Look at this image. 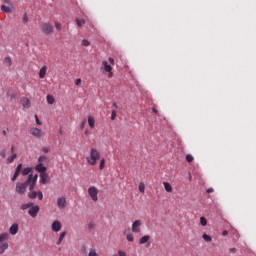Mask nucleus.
<instances>
[{
  "mask_svg": "<svg viewBox=\"0 0 256 256\" xmlns=\"http://www.w3.org/2000/svg\"><path fill=\"white\" fill-rule=\"evenodd\" d=\"M38 176L30 174L28 176V179L25 183H17L16 184V192L19 195H25V192L27 191V186L29 187V191H33L35 189V183H37Z\"/></svg>",
  "mask_w": 256,
  "mask_h": 256,
  "instance_id": "1",
  "label": "nucleus"
},
{
  "mask_svg": "<svg viewBox=\"0 0 256 256\" xmlns=\"http://www.w3.org/2000/svg\"><path fill=\"white\" fill-rule=\"evenodd\" d=\"M99 159H101V153L99 152V150H97V148H91L90 156L86 158L87 163L92 166L97 165V161H99Z\"/></svg>",
  "mask_w": 256,
  "mask_h": 256,
  "instance_id": "2",
  "label": "nucleus"
},
{
  "mask_svg": "<svg viewBox=\"0 0 256 256\" xmlns=\"http://www.w3.org/2000/svg\"><path fill=\"white\" fill-rule=\"evenodd\" d=\"M100 71H102L104 74H107L108 79H113V66L109 65L107 60L102 61Z\"/></svg>",
  "mask_w": 256,
  "mask_h": 256,
  "instance_id": "3",
  "label": "nucleus"
},
{
  "mask_svg": "<svg viewBox=\"0 0 256 256\" xmlns=\"http://www.w3.org/2000/svg\"><path fill=\"white\" fill-rule=\"evenodd\" d=\"M88 195L92 199V201H94L95 203L99 201V198H98L99 189H97V187L91 186L90 188H88Z\"/></svg>",
  "mask_w": 256,
  "mask_h": 256,
  "instance_id": "4",
  "label": "nucleus"
},
{
  "mask_svg": "<svg viewBox=\"0 0 256 256\" xmlns=\"http://www.w3.org/2000/svg\"><path fill=\"white\" fill-rule=\"evenodd\" d=\"M4 3L1 6V11H3V13H13V3L11 2V0H4Z\"/></svg>",
  "mask_w": 256,
  "mask_h": 256,
  "instance_id": "5",
  "label": "nucleus"
},
{
  "mask_svg": "<svg viewBox=\"0 0 256 256\" xmlns=\"http://www.w3.org/2000/svg\"><path fill=\"white\" fill-rule=\"evenodd\" d=\"M28 197L29 199H39V201H43V192L41 191H33V190H30V192L28 193Z\"/></svg>",
  "mask_w": 256,
  "mask_h": 256,
  "instance_id": "6",
  "label": "nucleus"
},
{
  "mask_svg": "<svg viewBox=\"0 0 256 256\" xmlns=\"http://www.w3.org/2000/svg\"><path fill=\"white\" fill-rule=\"evenodd\" d=\"M55 28H53V25L49 24V23H44L42 25V32L45 35H51V33H53Z\"/></svg>",
  "mask_w": 256,
  "mask_h": 256,
  "instance_id": "7",
  "label": "nucleus"
},
{
  "mask_svg": "<svg viewBox=\"0 0 256 256\" xmlns=\"http://www.w3.org/2000/svg\"><path fill=\"white\" fill-rule=\"evenodd\" d=\"M40 208L39 206L33 204L30 208H29V215L30 217H32L33 219H35V217H37V215L39 214Z\"/></svg>",
  "mask_w": 256,
  "mask_h": 256,
  "instance_id": "8",
  "label": "nucleus"
},
{
  "mask_svg": "<svg viewBox=\"0 0 256 256\" xmlns=\"http://www.w3.org/2000/svg\"><path fill=\"white\" fill-rule=\"evenodd\" d=\"M142 225H143V223L141 222V220H135L132 223V233H141Z\"/></svg>",
  "mask_w": 256,
  "mask_h": 256,
  "instance_id": "9",
  "label": "nucleus"
},
{
  "mask_svg": "<svg viewBox=\"0 0 256 256\" xmlns=\"http://www.w3.org/2000/svg\"><path fill=\"white\" fill-rule=\"evenodd\" d=\"M30 133L33 137H36V139H41V137H43V131L37 127L31 128Z\"/></svg>",
  "mask_w": 256,
  "mask_h": 256,
  "instance_id": "10",
  "label": "nucleus"
},
{
  "mask_svg": "<svg viewBox=\"0 0 256 256\" xmlns=\"http://www.w3.org/2000/svg\"><path fill=\"white\" fill-rule=\"evenodd\" d=\"M123 235H125L128 243H133V241H135V236L133 235V233H131L130 230H124Z\"/></svg>",
  "mask_w": 256,
  "mask_h": 256,
  "instance_id": "11",
  "label": "nucleus"
},
{
  "mask_svg": "<svg viewBox=\"0 0 256 256\" xmlns=\"http://www.w3.org/2000/svg\"><path fill=\"white\" fill-rule=\"evenodd\" d=\"M57 206L59 209H65V207H67V199H65V197H59L57 199Z\"/></svg>",
  "mask_w": 256,
  "mask_h": 256,
  "instance_id": "12",
  "label": "nucleus"
},
{
  "mask_svg": "<svg viewBox=\"0 0 256 256\" xmlns=\"http://www.w3.org/2000/svg\"><path fill=\"white\" fill-rule=\"evenodd\" d=\"M61 228H62V225L58 220L52 223L51 229L52 231H54V233H59V231H61Z\"/></svg>",
  "mask_w": 256,
  "mask_h": 256,
  "instance_id": "13",
  "label": "nucleus"
},
{
  "mask_svg": "<svg viewBox=\"0 0 256 256\" xmlns=\"http://www.w3.org/2000/svg\"><path fill=\"white\" fill-rule=\"evenodd\" d=\"M21 169H23V164H18L15 170V173L12 177V181H17V177H19L21 173Z\"/></svg>",
  "mask_w": 256,
  "mask_h": 256,
  "instance_id": "14",
  "label": "nucleus"
},
{
  "mask_svg": "<svg viewBox=\"0 0 256 256\" xmlns=\"http://www.w3.org/2000/svg\"><path fill=\"white\" fill-rule=\"evenodd\" d=\"M48 181H49V174H47V172H43L42 174H40V183H42V185H47Z\"/></svg>",
  "mask_w": 256,
  "mask_h": 256,
  "instance_id": "15",
  "label": "nucleus"
},
{
  "mask_svg": "<svg viewBox=\"0 0 256 256\" xmlns=\"http://www.w3.org/2000/svg\"><path fill=\"white\" fill-rule=\"evenodd\" d=\"M21 103L24 109H29L31 107V100L27 97H23L21 99Z\"/></svg>",
  "mask_w": 256,
  "mask_h": 256,
  "instance_id": "16",
  "label": "nucleus"
},
{
  "mask_svg": "<svg viewBox=\"0 0 256 256\" xmlns=\"http://www.w3.org/2000/svg\"><path fill=\"white\" fill-rule=\"evenodd\" d=\"M10 235H17L19 233V224L14 223L9 229Z\"/></svg>",
  "mask_w": 256,
  "mask_h": 256,
  "instance_id": "17",
  "label": "nucleus"
},
{
  "mask_svg": "<svg viewBox=\"0 0 256 256\" xmlns=\"http://www.w3.org/2000/svg\"><path fill=\"white\" fill-rule=\"evenodd\" d=\"M7 249H9V243L0 242V255H3Z\"/></svg>",
  "mask_w": 256,
  "mask_h": 256,
  "instance_id": "18",
  "label": "nucleus"
},
{
  "mask_svg": "<svg viewBox=\"0 0 256 256\" xmlns=\"http://www.w3.org/2000/svg\"><path fill=\"white\" fill-rule=\"evenodd\" d=\"M35 171H37L40 174L46 173L47 172V167L43 166V164H38V165L35 166Z\"/></svg>",
  "mask_w": 256,
  "mask_h": 256,
  "instance_id": "19",
  "label": "nucleus"
},
{
  "mask_svg": "<svg viewBox=\"0 0 256 256\" xmlns=\"http://www.w3.org/2000/svg\"><path fill=\"white\" fill-rule=\"evenodd\" d=\"M9 241V233H1L0 234V243H7Z\"/></svg>",
  "mask_w": 256,
  "mask_h": 256,
  "instance_id": "20",
  "label": "nucleus"
},
{
  "mask_svg": "<svg viewBox=\"0 0 256 256\" xmlns=\"http://www.w3.org/2000/svg\"><path fill=\"white\" fill-rule=\"evenodd\" d=\"M3 64L4 67H11V65H13V60L11 59L10 56H7L4 58Z\"/></svg>",
  "mask_w": 256,
  "mask_h": 256,
  "instance_id": "21",
  "label": "nucleus"
},
{
  "mask_svg": "<svg viewBox=\"0 0 256 256\" xmlns=\"http://www.w3.org/2000/svg\"><path fill=\"white\" fill-rule=\"evenodd\" d=\"M163 185L167 193H173V186L169 182H163Z\"/></svg>",
  "mask_w": 256,
  "mask_h": 256,
  "instance_id": "22",
  "label": "nucleus"
},
{
  "mask_svg": "<svg viewBox=\"0 0 256 256\" xmlns=\"http://www.w3.org/2000/svg\"><path fill=\"white\" fill-rule=\"evenodd\" d=\"M45 75H47V66H43L39 71L40 79H45Z\"/></svg>",
  "mask_w": 256,
  "mask_h": 256,
  "instance_id": "23",
  "label": "nucleus"
},
{
  "mask_svg": "<svg viewBox=\"0 0 256 256\" xmlns=\"http://www.w3.org/2000/svg\"><path fill=\"white\" fill-rule=\"evenodd\" d=\"M65 237H67V231H64L60 234L58 241H57V245H61V243H63V240L65 239Z\"/></svg>",
  "mask_w": 256,
  "mask_h": 256,
  "instance_id": "24",
  "label": "nucleus"
},
{
  "mask_svg": "<svg viewBox=\"0 0 256 256\" xmlns=\"http://www.w3.org/2000/svg\"><path fill=\"white\" fill-rule=\"evenodd\" d=\"M149 239H151V236L145 235L142 238H140L139 244L140 245H145V243H147L149 241Z\"/></svg>",
  "mask_w": 256,
  "mask_h": 256,
  "instance_id": "25",
  "label": "nucleus"
},
{
  "mask_svg": "<svg viewBox=\"0 0 256 256\" xmlns=\"http://www.w3.org/2000/svg\"><path fill=\"white\" fill-rule=\"evenodd\" d=\"M88 125L91 129L95 127V118H93V116H88Z\"/></svg>",
  "mask_w": 256,
  "mask_h": 256,
  "instance_id": "26",
  "label": "nucleus"
},
{
  "mask_svg": "<svg viewBox=\"0 0 256 256\" xmlns=\"http://www.w3.org/2000/svg\"><path fill=\"white\" fill-rule=\"evenodd\" d=\"M46 101L48 105H53L55 103V97H53V95H47Z\"/></svg>",
  "mask_w": 256,
  "mask_h": 256,
  "instance_id": "27",
  "label": "nucleus"
},
{
  "mask_svg": "<svg viewBox=\"0 0 256 256\" xmlns=\"http://www.w3.org/2000/svg\"><path fill=\"white\" fill-rule=\"evenodd\" d=\"M30 207H33V203H26V204H22L21 206H20V209L22 210V211H27V209H30Z\"/></svg>",
  "mask_w": 256,
  "mask_h": 256,
  "instance_id": "28",
  "label": "nucleus"
},
{
  "mask_svg": "<svg viewBox=\"0 0 256 256\" xmlns=\"http://www.w3.org/2000/svg\"><path fill=\"white\" fill-rule=\"evenodd\" d=\"M31 171H33L32 168H29V167L24 168V169L22 170V172H21V175H23V176L25 177L26 175H29V173H31Z\"/></svg>",
  "mask_w": 256,
  "mask_h": 256,
  "instance_id": "29",
  "label": "nucleus"
},
{
  "mask_svg": "<svg viewBox=\"0 0 256 256\" xmlns=\"http://www.w3.org/2000/svg\"><path fill=\"white\" fill-rule=\"evenodd\" d=\"M44 163H47V156H40L38 158V164L43 165Z\"/></svg>",
  "mask_w": 256,
  "mask_h": 256,
  "instance_id": "30",
  "label": "nucleus"
},
{
  "mask_svg": "<svg viewBox=\"0 0 256 256\" xmlns=\"http://www.w3.org/2000/svg\"><path fill=\"white\" fill-rule=\"evenodd\" d=\"M202 238L206 241V243H211V241H213V238H211V236L208 234H203Z\"/></svg>",
  "mask_w": 256,
  "mask_h": 256,
  "instance_id": "31",
  "label": "nucleus"
},
{
  "mask_svg": "<svg viewBox=\"0 0 256 256\" xmlns=\"http://www.w3.org/2000/svg\"><path fill=\"white\" fill-rule=\"evenodd\" d=\"M17 159V153H14L12 156L8 157L7 163H13Z\"/></svg>",
  "mask_w": 256,
  "mask_h": 256,
  "instance_id": "32",
  "label": "nucleus"
},
{
  "mask_svg": "<svg viewBox=\"0 0 256 256\" xmlns=\"http://www.w3.org/2000/svg\"><path fill=\"white\" fill-rule=\"evenodd\" d=\"M200 225H202V227H206L207 226V218L205 217H200Z\"/></svg>",
  "mask_w": 256,
  "mask_h": 256,
  "instance_id": "33",
  "label": "nucleus"
},
{
  "mask_svg": "<svg viewBox=\"0 0 256 256\" xmlns=\"http://www.w3.org/2000/svg\"><path fill=\"white\" fill-rule=\"evenodd\" d=\"M194 159L195 158L193 157V155H191V154L186 155V161L188 163H193Z\"/></svg>",
  "mask_w": 256,
  "mask_h": 256,
  "instance_id": "34",
  "label": "nucleus"
},
{
  "mask_svg": "<svg viewBox=\"0 0 256 256\" xmlns=\"http://www.w3.org/2000/svg\"><path fill=\"white\" fill-rule=\"evenodd\" d=\"M140 193H145V184L141 182L138 186Z\"/></svg>",
  "mask_w": 256,
  "mask_h": 256,
  "instance_id": "35",
  "label": "nucleus"
},
{
  "mask_svg": "<svg viewBox=\"0 0 256 256\" xmlns=\"http://www.w3.org/2000/svg\"><path fill=\"white\" fill-rule=\"evenodd\" d=\"M81 45L83 47H89V45H91V42H89V40H87V39H84V40H82Z\"/></svg>",
  "mask_w": 256,
  "mask_h": 256,
  "instance_id": "36",
  "label": "nucleus"
},
{
  "mask_svg": "<svg viewBox=\"0 0 256 256\" xmlns=\"http://www.w3.org/2000/svg\"><path fill=\"white\" fill-rule=\"evenodd\" d=\"M78 27H83L85 25V19L76 20Z\"/></svg>",
  "mask_w": 256,
  "mask_h": 256,
  "instance_id": "37",
  "label": "nucleus"
},
{
  "mask_svg": "<svg viewBox=\"0 0 256 256\" xmlns=\"http://www.w3.org/2000/svg\"><path fill=\"white\" fill-rule=\"evenodd\" d=\"M88 256H99V254H97V251L95 249H90Z\"/></svg>",
  "mask_w": 256,
  "mask_h": 256,
  "instance_id": "38",
  "label": "nucleus"
},
{
  "mask_svg": "<svg viewBox=\"0 0 256 256\" xmlns=\"http://www.w3.org/2000/svg\"><path fill=\"white\" fill-rule=\"evenodd\" d=\"M99 169H100V171H103V169H105V159L104 158L100 161Z\"/></svg>",
  "mask_w": 256,
  "mask_h": 256,
  "instance_id": "39",
  "label": "nucleus"
},
{
  "mask_svg": "<svg viewBox=\"0 0 256 256\" xmlns=\"http://www.w3.org/2000/svg\"><path fill=\"white\" fill-rule=\"evenodd\" d=\"M115 119H117V110H112L111 120L115 121Z\"/></svg>",
  "mask_w": 256,
  "mask_h": 256,
  "instance_id": "40",
  "label": "nucleus"
},
{
  "mask_svg": "<svg viewBox=\"0 0 256 256\" xmlns=\"http://www.w3.org/2000/svg\"><path fill=\"white\" fill-rule=\"evenodd\" d=\"M113 256H127V252L123 250H119L117 254H114Z\"/></svg>",
  "mask_w": 256,
  "mask_h": 256,
  "instance_id": "41",
  "label": "nucleus"
},
{
  "mask_svg": "<svg viewBox=\"0 0 256 256\" xmlns=\"http://www.w3.org/2000/svg\"><path fill=\"white\" fill-rule=\"evenodd\" d=\"M55 27H56L57 31H61V29H62V25L59 22H55Z\"/></svg>",
  "mask_w": 256,
  "mask_h": 256,
  "instance_id": "42",
  "label": "nucleus"
},
{
  "mask_svg": "<svg viewBox=\"0 0 256 256\" xmlns=\"http://www.w3.org/2000/svg\"><path fill=\"white\" fill-rule=\"evenodd\" d=\"M85 125H87V120H83L80 124V129H85Z\"/></svg>",
  "mask_w": 256,
  "mask_h": 256,
  "instance_id": "43",
  "label": "nucleus"
},
{
  "mask_svg": "<svg viewBox=\"0 0 256 256\" xmlns=\"http://www.w3.org/2000/svg\"><path fill=\"white\" fill-rule=\"evenodd\" d=\"M22 21L23 23H27L29 21V17L27 16V14H24Z\"/></svg>",
  "mask_w": 256,
  "mask_h": 256,
  "instance_id": "44",
  "label": "nucleus"
},
{
  "mask_svg": "<svg viewBox=\"0 0 256 256\" xmlns=\"http://www.w3.org/2000/svg\"><path fill=\"white\" fill-rule=\"evenodd\" d=\"M0 155H1V157H3V159H5V157L7 156V151L1 150Z\"/></svg>",
  "mask_w": 256,
  "mask_h": 256,
  "instance_id": "45",
  "label": "nucleus"
},
{
  "mask_svg": "<svg viewBox=\"0 0 256 256\" xmlns=\"http://www.w3.org/2000/svg\"><path fill=\"white\" fill-rule=\"evenodd\" d=\"M108 61H109L110 65H115V59H113V57H109Z\"/></svg>",
  "mask_w": 256,
  "mask_h": 256,
  "instance_id": "46",
  "label": "nucleus"
},
{
  "mask_svg": "<svg viewBox=\"0 0 256 256\" xmlns=\"http://www.w3.org/2000/svg\"><path fill=\"white\" fill-rule=\"evenodd\" d=\"M35 121L37 125H41V120H39V116L35 115Z\"/></svg>",
  "mask_w": 256,
  "mask_h": 256,
  "instance_id": "47",
  "label": "nucleus"
},
{
  "mask_svg": "<svg viewBox=\"0 0 256 256\" xmlns=\"http://www.w3.org/2000/svg\"><path fill=\"white\" fill-rule=\"evenodd\" d=\"M229 253L235 254V253H237V249L236 248H230Z\"/></svg>",
  "mask_w": 256,
  "mask_h": 256,
  "instance_id": "48",
  "label": "nucleus"
},
{
  "mask_svg": "<svg viewBox=\"0 0 256 256\" xmlns=\"http://www.w3.org/2000/svg\"><path fill=\"white\" fill-rule=\"evenodd\" d=\"M75 85H81V78L76 79Z\"/></svg>",
  "mask_w": 256,
  "mask_h": 256,
  "instance_id": "49",
  "label": "nucleus"
},
{
  "mask_svg": "<svg viewBox=\"0 0 256 256\" xmlns=\"http://www.w3.org/2000/svg\"><path fill=\"white\" fill-rule=\"evenodd\" d=\"M42 152L43 153H49V148H47V147L42 148Z\"/></svg>",
  "mask_w": 256,
  "mask_h": 256,
  "instance_id": "50",
  "label": "nucleus"
},
{
  "mask_svg": "<svg viewBox=\"0 0 256 256\" xmlns=\"http://www.w3.org/2000/svg\"><path fill=\"white\" fill-rule=\"evenodd\" d=\"M222 235H223V237H227V235H229V232H228L227 230H224V231L222 232Z\"/></svg>",
  "mask_w": 256,
  "mask_h": 256,
  "instance_id": "51",
  "label": "nucleus"
},
{
  "mask_svg": "<svg viewBox=\"0 0 256 256\" xmlns=\"http://www.w3.org/2000/svg\"><path fill=\"white\" fill-rule=\"evenodd\" d=\"M112 107H113V109H112V110L117 111V103H115V102H114V103L112 104Z\"/></svg>",
  "mask_w": 256,
  "mask_h": 256,
  "instance_id": "52",
  "label": "nucleus"
},
{
  "mask_svg": "<svg viewBox=\"0 0 256 256\" xmlns=\"http://www.w3.org/2000/svg\"><path fill=\"white\" fill-rule=\"evenodd\" d=\"M214 191H215V190H214L213 188H208L206 192H207V193H213Z\"/></svg>",
  "mask_w": 256,
  "mask_h": 256,
  "instance_id": "53",
  "label": "nucleus"
},
{
  "mask_svg": "<svg viewBox=\"0 0 256 256\" xmlns=\"http://www.w3.org/2000/svg\"><path fill=\"white\" fill-rule=\"evenodd\" d=\"M7 96L13 99V97H15V94L7 93Z\"/></svg>",
  "mask_w": 256,
  "mask_h": 256,
  "instance_id": "54",
  "label": "nucleus"
},
{
  "mask_svg": "<svg viewBox=\"0 0 256 256\" xmlns=\"http://www.w3.org/2000/svg\"><path fill=\"white\" fill-rule=\"evenodd\" d=\"M14 151H15V146H12L11 147V153H14Z\"/></svg>",
  "mask_w": 256,
  "mask_h": 256,
  "instance_id": "55",
  "label": "nucleus"
},
{
  "mask_svg": "<svg viewBox=\"0 0 256 256\" xmlns=\"http://www.w3.org/2000/svg\"><path fill=\"white\" fill-rule=\"evenodd\" d=\"M85 135H89V130H85Z\"/></svg>",
  "mask_w": 256,
  "mask_h": 256,
  "instance_id": "56",
  "label": "nucleus"
},
{
  "mask_svg": "<svg viewBox=\"0 0 256 256\" xmlns=\"http://www.w3.org/2000/svg\"><path fill=\"white\" fill-rule=\"evenodd\" d=\"M153 112L154 113H158L157 109L153 108Z\"/></svg>",
  "mask_w": 256,
  "mask_h": 256,
  "instance_id": "57",
  "label": "nucleus"
},
{
  "mask_svg": "<svg viewBox=\"0 0 256 256\" xmlns=\"http://www.w3.org/2000/svg\"><path fill=\"white\" fill-rule=\"evenodd\" d=\"M3 135H7V131L3 130Z\"/></svg>",
  "mask_w": 256,
  "mask_h": 256,
  "instance_id": "58",
  "label": "nucleus"
}]
</instances>
